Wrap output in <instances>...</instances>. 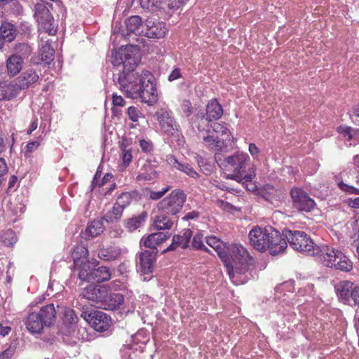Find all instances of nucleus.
I'll return each mask as SVG.
<instances>
[{
  "label": "nucleus",
  "instance_id": "nucleus-43",
  "mask_svg": "<svg viewBox=\"0 0 359 359\" xmlns=\"http://www.w3.org/2000/svg\"><path fill=\"white\" fill-rule=\"evenodd\" d=\"M203 235L201 233L196 234L191 242V247L195 250H201L205 252H208V249L204 245L203 243Z\"/></svg>",
  "mask_w": 359,
  "mask_h": 359
},
{
  "label": "nucleus",
  "instance_id": "nucleus-34",
  "mask_svg": "<svg viewBox=\"0 0 359 359\" xmlns=\"http://www.w3.org/2000/svg\"><path fill=\"white\" fill-rule=\"evenodd\" d=\"M93 272L90 282L102 283L109 280L111 278V273L106 266H100L97 269L95 267Z\"/></svg>",
  "mask_w": 359,
  "mask_h": 359
},
{
  "label": "nucleus",
  "instance_id": "nucleus-41",
  "mask_svg": "<svg viewBox=\"0 0 359 359\" xmlns=\"http://www.w3.org/2000/svg\"><path fill=\"white\" fill-rule=\"evenodd\" d=\"M132 194L129 192L122 193L117 198L115 204L124 210L132 202Z\"/></svg>",
  "mask_w": 359,
  "mask_h": 359
},
{
  "label": "nucleus",
  "instance_id": "nucleus-21",
  "mask_svg": "<svg viewBox=\"0 0 359 359\" xmlns=\"http://www.w3.org/2000/svg\"><path fill=\"white\" fill-rule=\"evenodd\" d=\"M169 236L170 235L168 233L164 232L151 233L145 238H142L140 241V245H144L145 247L151 249V250L156 251V247L166 241Z\"/></svg>",
  "mask_w": 359,
  "mask_h": 359
},
{
  "label": "nucleus",
  "instance_id": "nucleus-7",
  "mask_svg": "<svg viewBox=\"0 0 359 359\" xmlns=\"http://www.w3.org/2000/svg\"><path fill=\"white\" fill-rule=\"evenodd\" d=\"M186 198L184 191L175 189L158 203V208L164 214L175 215L182 209Z\"/></svg>",
  "mask_w": 359,
  "mask_h": 359
},
{
  "label": "nucleus",
  "instance_id": "nucleus-6",
  "mask_svg": "<svg viewBox=\"0 0 359 359\" xmlns=\"http://www.w3.org/2000/svg\"><path fill=\"white\" fill-rule=\"evenodd\" d=\"M319 256L322 263L331 268L348 272L353 269V262L342 252L327 245L320 247Z\"/></svg>",
  "mask_w": 359,
  "mask_h": 359
},
{
  "label": "nucleus",
  "instance_id": "nucleus-14",
  "mask_svg": "<svg viewBox=\"0 0 359 359\" xmlns=\"http://www.w3.org/2000/svg\"><path fill=\"white\" fill-rule=\"evenodd\" d=\"M166 161L172 169L179 170L184 172L187 175L192 178H198V174L192 168L191 165L183 161L177 159L173 155H168L166 157Z\"/></svg>",
  "mask_w": 359,
  "mask_h": 359
},
{
  "label": "nucleus",
  "instance_id": "nucleus-12",
  "mask_svg": "<svg viewBox=\"0 0 359 359\" xmlns=\"http://www.w3.org/2000/svg\"><path fill=\"white\" fill-rule=\"evenodd\" d=\"M206 118H205L204 116L198 117L200 122H201V124L199 123L198 125V129L199 130H203L205 129L202 125H205L206 123H209L212 120H217L222 116L223 109L217 100L213 99L209 101L206 107Z\"/></svg>",
  "mask_w": 359,
  "mask_h": 359
},
{
  "label": "nucleus",
  "instance_id": "nucleus-50",
  "mask_svg": "<svg viewBox=\"0 0 359 359\" xmlns=\"http://www.w3.org/2000/svg\"><path fill=\"white\" fill-rule=\"evenodd\" d=\"M140 147L144 152L149 153L153 149V144L151 141L141 140Z\"/></svg>",
  "mask_w": 359,
  "mask_h": 359
},
{
  "label": "nucleus",
  "instance_id": "nucleus-58",
  "mask_svg": "<svg viewBox=\"0 0 359 359\" xmlns=\"http://www.w3.org/2000/svg\"><path fill=\"white\" fill-rule=\"evenodd\" d=\"M249 152L253 157H257L259 153V149L258 147L253 143L249 144Z\"/></svg>",
  "mask_w": 359,
  "mask_h": 359
},
{
  "label": "nucleus",
  "instance_id": "nucleus-26",
  "mask_svg": "<svg viewBox=\"0 0 359 359\" xmlns=\"http://www.w3.org/2000/svg\"><path fill=\"white\" fill-rule=\"evenodd\" d=\"M6 65L8 74L15 76L22 70L23 59L17 54H13L6 60Z\"/></svg>",
  "mask_w": 359,
  "mask_h": 359
},
{
  "label": "nucleus",
  "instance_id": "nucleus-51",
  "mask_svg": "<svg viewBox=\"0 0 359 359\" xmlns=\"http://www.w3.org/2000/svg\"><path fill=\"white\" fill-rule=\"evenodd\" d=\"M339 187L341 190L346 191L348 193L355 194H359V191L358 189H356L352 186H349V185L344 183L343 182H341L339 183Z\"/></svg>",
  "mask_w": 359,
  "mask_h": 359
},
{
  "label": "nucleus",
  "instance_id": "nucleus-11",
  "mask_svg": "<svg viewBox=\"0 0 359 359\" xmlns=\"http://www.w3.org/2000/svg\"><path fill=\"white\" fill-rule=\"evenodd\" d=\"M290 196L294 207L299 211L311 212L316 206L314 200L300 188H292L290 191Z\"/></svg>",
  "mask_w": 359,
  "mask_h": 359
},
{
  "label": "nucleus",
  "instance_id": "nucleus-10",
  "mask_svg": "<svg viewBox=\"0 0 359 359\" xmlns=\"http://www.w3.org/2000/svg\"><path fill=\"white\" fill-rule=\"evenodd\" d=\"M81 316L99 332L106 331L111 325V318L101 311H83Z\"/></svg>",
  "mask_w": 359,
  "mask_h": 359
},
{
  "label": "nucleus",
  "instance_id": "nucleus-40",
  "mask_svg": "<svg viewBox=\"0 0 359 359\" xmlns=\"http://www.w3.org/2000/svg\"><path fill=\"white\" fill-rule=\"evenodd\" d=\"M78 322V317L74 311L69 308H65L63 311V323L69 327L74 326Z\"/></svg>",
  "mask_w": 359,
  "mask_h": 359
},
{
  "label": "nucleus",
  "instance_id": "nucleus-55",
  "mask_svg": "<svg viewBox=\"0 0 359 359\" xmlns=\"http://www.w3.org/2000/svg\"><path fill=\"white\" fill-rule=\"evenodd\" d=\"M112 103L114 106L123 107L126 104L124 99L121 95L113 94Z\"/></svg>",
  "mask_w": 359,
  "mask_h": 359
},
{
  "label": "nucleus",
  "instance_id": "nucleus-59",
  "mask_svg": "<svg viewBox=\"0 0 359 359\" xmlns=\"http://www.w3.org/2000/svg\"><path fill=\"white\" fill-rule=\"evenodd\" d=\"M180 77V72L179 69H175L171 72V74H170V76L168 77V79H169V81H172L179 79Z\"/></svg>",
  "mask_w": 359,
  "mask_h": 359
},
{
  "label": "nucleus",
  "instance_id": "nucleus-36",
  "mask_svg": "<svg viewBox=\"0 0 359 359\" xmlns=\"http://www.w3.org/2000/svg\"><path fill=\"white\" fill-rule=\"evenodd\" d=\"M123 210L121 208L114 204L112 209L109 210L103 217L102 219L107 223H112L121 219L123 215Z\"/></svg>",
  "mask_w": 359,
  "mask_h": 359
},
{
  "label": "nucleus",
  "instance_id": "nucleus-9",
  "mask_svg": "<svg viewBox=\"0 0 359 359\" xmlns=\"http://www.w3.org/2000/svg\"><path fill=\"white\" fill-rule=\"evenodd\" d=\"M154 117L157 120L161 130L166 135L176 137L180 136L179 126L172 116V112L166 109H158Z\"/></svg>",
  "mask_w": 359,
  "mask_h": 359
},
{
  "label": "nucleus",
  "instance_id": "nucleus-23",
  "mask_svg": "<svg viewBox=\"0 0 359 359\" xmlns=\"http://www.w3.org/2000/svg\"><path fill=\"white\" fill-rule=\"evenodd\" d=\"M17 35L15 27L8 22H2L0 26V49L4 46V41L11 42Z\"/></svg>",
  "mask_w": 359,
  "mask_h": 359
},
{
  "label": "nucleus",
  "instance_id": "nucleus-5",
  "mask_svg": "<svg viewBox=\"0 0 359 359\" xmlns=\"http://www.w3.org/2000/svg\"><path fill=\"white\" fill-rule=\"evenodd\" d=\"M283 236L294 250L309 256L319 254L320 247L304 231L286 230Z\"/></svg>",
  "mask_w": 359,
  "mask_h": 359
},
{
  "label": "nucleus",
  "instance_id": "nucleus-48",
  "mask_svg": "<svg viewBox=\"0 0 359 359\" xmlns=\"http://www.w3.org/2000/svg\"><path fill=\"white\" fill-rule=\"evenodd\" d=\"M189 0H168V7L170 10H177L183 6Z\"/></svg>",
  "mask_w": 359,
  "mask_h": 359
},
{
  "label": "nucleus",
  "instance_id": "nucleus-37",
  "mask_svg": "<svg viewBox=\"0 0 359 359\" xmlns=\"http://www.w3.org/2000/svg\"><path fill=\"white\" fill-rule=\"evenodd\" d=\"M88 255V250L87 248L83 245H77L72 252V257L74 260V264H78V262L83 260H87L86 257Z\"/></svg>",
  "mask_w": 359,
  "mask_h": 359
},
{
  "label": "nucleus",
  "instance_id": "nucleus-44",
  "mask_svg": "<svg viewBox=\"0 0 359 359\" xmlns=\"http://www.w3.org/2000/svg\"><path fill=\"white\" fill-rule=\"evenodd\" d=\"M198 164L201 168V170L206 175H210L214 170V165L208 163L202 157L198 158Z\"/></svg>",
  "mask_w": 359,
  "mask_h": 359
},
{
  "label": "nucleus",
  "instance_id": "nucleus-35",
  "mask_svg": "<svg viewBox=\"0 0 359 359\" xmlns=\"http://www.w3.org/2000/svg\"><path fill=\"white\" fill-rule=\"evenodd\" d=\"M351 287V284L349 282H341L339 285H337L336 290L338 293L339 298L344 301L345 303L350 304L351 299V292L350 288Z\"/></svg>",
  "mask_w": 359,
  "mask_h": 359
},
{
  "label": "nucleus",
  "instance_id": "nucleus-2",
  "mask_svg": "<svg viewBox=\"0 0 359 359\" xmlns=\"http://www.w3.org/2000/svg\"><path fill=\"white\" fill-rule=\"evenodd\" d=\"M206 243L217 252L233 283L242 285L248 282V273L253 259L245 248L238 243L227 245L216 236L207 237Z\"/></svg>",
  "mask_w": 359,
  "mask_h": 359
},
{
  "label": "nucleus",
  "instance_id": "nucleus-60",
  "mask_svg": "<svg viewBox=\"0 0 359 359\" xmlns=\"http://www.w3.org/2000/svg\"><path fill=\"white\" fill-rule=\"evenodd\" d=\"M142 7H149V6H154L156 0H139Z\"/></svg>",
  "mask_w": 359,
  "mask_h": 359
},
{
  "label": "nucleus",
  "instance_id": "nucleus-3",
  "mask_svg": "<svg viewBox=\"0 0 359 359\" xmlns=\"http://www.w3.org/2000/svg\"><path fill=\"white\" fill-rule=\"evenodd\" d=\"M215 159L220 167L231 172L226 175L227 179L242 182L246 189L250 191L257 189V186L252 182L256 176L255 169L253 167L248 168L250 158L247 154L237 151L223 158L219 155L215 156Z\"/></svg>",
  "mask_w": 359,
  "mask_h": 359
},
{
  "label": "nucleus",
  "instance_id": "nucleus-64",
  "mask_svg": "<svg viewBox=\"0 0 359 359\" xmlns=\"http://www.w3.org/2000/svg\"><path fill=\"white\" fill-rule=\"evenodd\" d=\"M36 128H37V122L36 121H32L29 126V128L27 130V133L30 134L32 131L36 130Z\"/></svg>",
  "mask_w": 359,
  "mask_h": 359
},
{
  "label": "nucleus",
  "instance_id": "nucleus-18",
  "mask_svg": "<svg viewBox=\"0 0 359 359\" xmlns=\"http://www.w3.org/2000/svg\"><path fill=\"white\" fill-rule=\"evenodd\" d=\"M104 299L101 301L98 306L105 310H115L118 309L124 301L123 296L119 293H109L106 288Z\"/></svg>",
  "mask_w": 359,
  "mask_h": 359
},
{
  "label": "nucleus",
  "instance_id": "nucleus-63",
  "mask_svg": "<svg viewBox=\"0 0 359 359\" xmlns=\"http://www.w3.org/2000/svg\"><path fill=\"white\" fill-rule=\"evenodd\" d=\"M6 149V144L2 134H0V154Z\"/></svg>",
  "mask_w": 359,
  "mask_h": 359
},
{
  "label": "nucleus",
  "instance_id": "nucleus-28",
  "mask_svg": "<svg viewBox=\"0 0 359 359\" xmlns=\"http://www.w3.org/2000/svg\"><path fill=\"white\" fill-rule=\"evenodd\" d=\"M27 329L31 333H40L44 327L40 317L36 313H31L25 321Z\"/></svg>",
  "mask_w": 359,
  "mask_h": 359
},
{
  "label": "nucleus",
  "instance_id": "nucleus-4",
  "mask_svg": "<svg viewBox=\"0 0 359 359\" xmlns=\"http://www.w3.org/2000/svg\"><path fill=\"white\" fill-rule=\"evenodd\" d=\"M250 245L259 252L269 250L271 255L283 252L287 247L285 238L272 227H254L249 233Z\"/></svg>",
  "mask_w": 359,
  "mask_h": 359
},
{
  "label": "nucleus",
  "instance_id": "nucleus-53",
  "mask_svg": "<svg viewBox=\"0 0 359 359\" xmlns=\"http://www.w3.org/2000/svg\"><path fill=\"white\" fill-rule=\"evenodd\" d=\"M351 299L355 305L359 306V285L354 287L351 290Z\"/></svg>",
  "mask_w": 359,
  "mask_h": 359
},
{
  "label": "nucleus",
  "instance_id": "nucleus-15",
  "mask_svg": "<svg viewBox=\"0 0 359 359\" xmlns=\"http://www.w3.org/2000/svg\"><path fill=\"white\" fill-rule=\"evenodd\" d=\"M167 31L164 22L148 19L146 22V29L144 35L148 38L160 39L165 35Z\"/></svg>",
  "mask_w": 359,
  "mask_h": 359
},
{
  "label": "nucleus",
  "instance_id": "nucleus-45",
  "mask_svg": "<svg viewBox=\"0 0 359 359\" xmlns=\"http://www.w3.org/2000/svg\"><path fill=\"white\" fill-rule=\"evenodd\" d=\"M127 114L129 118L133 122H137L140 118L144 117L142 113L138 108L134 106L128 108Z\"/></svg>",
  "mask_w": 359,
  "mask_h": 359
},
{
  "label": "nucleus",
  "instance_id": "nucleus-32",
  "mask_svg": "<svg viewBox=\"0 0 359 359\" xmlns=\"http://www.w3.org/2000/svg\"><path fill=\"white\" fill-rule=\"evenodd\" d=\"M147 217V213L142 212L138 215L133 216V217L125 221V226L130 231H133L140 228L145 222Z\"/></svg>",
  "mask_w": 359,
  "mask_h": 359
},
{
  "label": "nucleus",
  "instance_id": "nucleus-27",
  "mask_svg": "<svg viewBox=\"0 0 359 359\" xmlns=\"http://www.w3.org/2000/svg\"><path fill=\"white\" fill-rule=\"evenodd\" d=\"M121 254V249L115 245L102 247L99 249L97 255L104 261H112L118 259Z\"/></svg>",
  "mask_w": 359,
  "mask_h": 359
},
{
  "label": "nucleus",
  "instance_id": "nucleus-1",
  "mask_svg": "<svg viewBox=\"0 0 359 359\" xmlns=\"http://www.w3.org/2000/svg\"><path fill=\"white\" fill-rule=\"evenodd\" d=\"M139 62L138 51L131 46L121 48L111 55L112 64L123 67L117 79L120 90L128 97L140 98L142 102L151 105L158 100L154 77L149 71H143L141 74L136 72Z\"/></svg>",
  "mask_w": 359,
  "mask_h": 359
},
{
  "label": "nucleus",
  "instance_id": "nucleus-25",
  "mask_svg": "<svg viewBox=\"0 0 359 359\" xmlns=\"http://www.w3.org/2000/svg\"><path fill=\"white\" fill-rule=\"evenodd\" d=\"M215 136H219V139L226 143V146H233V136L229 130L224 125L219 123H215L212 125V130L210 132Z\"/></svg>",
  "mask_w": 359,
  "mask_h": 359
},
{
  "label": "nucleus",
  "instance_id": "nucleus-38",
  "mask_svg": "<svg viewBox=\"0 0 359 359\" xmlns=\"http://www.w3.org/2000/svg\"><path fill=\"white\" fill-rule=\"evenodd\" d=\"M173 222L166 215H158L154 219V226L157 229H170Z\"/></svg>",
  "mask_w": 359,
  "mask_h": 359
},
{
  "label": "nucleus",
  "instance_id": "nucleus-24",
  "mask_svg": "<svg viewBox=\"0 0 359 359\" xmlns=\"http://www.w3.org/2000/svg\"><path fill=\"white\" fill-rule=\"evenodd\" d=\"M36 313L40 317L44 326H50L55 321L56 311L54 305L52 304L42 307Z\"/></svg>",
  "mask_w": 359,
  "mask_h": 359
},
{
  "label": "nucleus",
  "instance_id": "nucleus-33",
  "mask_svg": "<svg viewBox=\"0 0 359 359\" xmlns=\"http://www.w3.org/2000/svg\"><path fill=\"white\" fill-rule=\"evenodd\" d=\"M102 220L103 219H95L88 225L84 232L86 238L97 236L103 232L104 226Z\"/></svg>",
  "mask_w": 359,
  "mask_h": 359
},
{
  "label": "nucleus",
  "instance_id": "nucleus-16",
  "mask_svg": "<svg viewBox=\"0 0 359 359\" xmlns=\"http://www.w3.org/2000/svg\"><path fill=\"white\" fill-rule=\"evenodd\" d=\"M157 251L144 250L139 255V270L144 274L152 272Z\"/></svg>",
  "mask_w": 359,
  "mask_h": 359
},
{
  "label": "nucleus",
  "instance_id": "nucleus-29",
  "mask_svg": "<svg viewBox=\"0 0 359 359\" xmlns=\"http://www.w3.org/2000/svg\"><path fill=\"white\" fill-rule=\"evenodd\" d=\"M263 198L274 205H278V203L283 198V193L281 191L276 189L273 187L266 185L262 191Z\"/></svg>",
  "mask_w": 359,
  "mask_h": 359
},
{
  "label": "nucleus",
  "instance_id": "nucleus-46",
  "mask_svg": "<svg viewBox=\"0 0 359 359\" xmlns=\"http://www.w3.org/2000/svg\"><path fill=\"white\" fill-rule=\"evenodd\" d=\"M170 189V187L167 186L166 187L162 189V190L158 191L149 190L148 191L149 197L152 200H158L163 197Z\"/></svg>",
  "mask_w": 359,
  "mask_h": 359
},
{
  "label": "nucleus",
  "instance_id": "nucleus-20",
  "mask_svg": "<svg viewBox=\"0 0 359 359\" xmlns=\"http://www.w3.org/2000/svg\"><path fill=\"white\" fill-rule=\"evenodd\" d=\"M95 266L94 263L88 260H83L78 262V264H74V271L78 272L79 278L87 282H90Z\"/></svg>",
  "mask_w": 359,
  "mask_h": 359
},
{
  "label": "nucleus",
  "instance_id": "nucleus-8",
  "mask_svg": "<svg viewBox=\"0 0 359 359\" xmlns=\"http://www.w3.org/2000/svg\"><path fill=\"white\" fill-rule=\"evenodd\" d=\"M34 17L39 23V30L53 36L57 33V25L46 5L37 3L34 7Z\"/></svg>",
  "mask_w": 359,
  "mask_h": 359
},
{
  "label": "nucleus",
  "instance_id": "nucleus-17",
  "mask_svg": "<svg viewBox=\"0 0 359 359\" xmlns=\"http://www.w3.org/2000/svg\"><path fill=\"white\" fill-rule=\"evenodd\" d=\"M39 79V74L33 69H27L23 72L15 81L18 90L28 88L31 85L36 83Z\"/></svg>",
  "mask_w": 359,
  "mask_h": 359
},
{
  "label": "nucleus",
  "instance_id": "nucleus-47",
  "mask_svg": "<svg viewBox=\"0 0 359 359\" xmlns=\"http://www.w3.org/2000/svg\"><path fill=\"white\" fill-rule=\"evenodd\" d=\"M338 132L343 135L346 140H350L353 137V130L348 126H339Z\"/></svg>",
  "mask_w": 359,
  "mask_h": 359
},
{
  "label": "nucleus",
  "instance_id": "nucleus-57",
  "mask_svg": "<svg viewBox=\"0 0 359 359\" xmlns=\"http://www.w3.org/2000/svg\"><path fill=\"white\" fill-rule=\"evenodd\" d=\"M199 217V212L197 211H191L187 213L183 217L184 220L196 219Z\"/></svg>",
  "mask_w": 359,
  "mask_h": 359
},
{
  "label": "nucleus",
  "instance_id": "nucleus-30",
  "mask_svg": "<svg viewBox=\"0 0 359 359\" xmlns=\"http://www.w3.org/2000/svg\"><path fill=\"white\" fill-rule=\"evenodd\" d=\"M210 134L203 137V142L205 145L210 150L220 151L224 147H228L226 143L219 139V136H215L214 134Z\"/></svg>",
  "mask_w": 359,
  "mask_h": 359
},
{
  "label": "nucleus",
  "instance_id": "nucleus-22",
  "mask_svg": "<svg viewBox=\"0 0 359 359\" xmlns=\"http://www.w3.org/2000/svg\"><path fill=\"white\" fill-rule=\"evenodd\" d=\"M18 86L14 82H0V100H11L19 93Z\"/></svg>",
  "mask_w": 359,
  "mask_h": 359
},
{
  "label": "nucleus",
  "instance_id": "nucleus-52",
  "mask_svg": "<svg viewBox=\"0 0 359 359\" xmlns=\"http://www.w3.org/2000/svg\"><path fill=\"white\" fill-rule=\"evenodd\" d=\"M181 107L186 116H189L192 114L191 104L189 100H184L182 102Z\"/></svg>",
  "mask_w": 359,
  "mask_h": 359
},
{
  "label": "nucleus",
  "instance_id": "nucleus-61",
  "mask_svg": "<svg viewBox=\"0 0 359 359\" xmlns=\"http://www.w3.org/2000/svg\"><path fill=\"white\" fill-rule=\"evenodd\" d=\"M97 174L95 175L94 179H93V184H98V186H102L109 178L111 177V175H109V174H107L102 179V183H98L97 182Z\"/></svg>",
  "mask_w": 359,
  "mask_h": 359
},
{
  "label": "nucleus",
  "instance_id": "nucleus-31",
  "mask_svg": "<svg viewBox=\"0 0 359 359\" xmlns=\"http://www.w3.org/2000/svg\"><path fill=\"white\" fill-rule=\"evenodd\" d=\"M126 26L128 32L130 33H133L136 35H142L144 33L142 20L139 16L134 15L129 18L126 21Z\"/></svg>",
  "mask_w": 359,
  "mask_h": 359
},
{
  "label": "nucleus",
  "instance_id": "nucleus-56",
  "mask_svg": "<svg viewBox=\"0 0 359 359\" xmlns=\"http://www.w3.org/2000/svg\"><path fill=\"white\" fill-rule=\"evenodd\" d=\"M122 160L125 165H128L132 160V154L130 151L124 149L122 152Z\"/></svg>",
  "mask_w": 359,
  "mask_h": 359
},
{
  "label": "nucleus",
  "instance_id": "nucleus-42",
  "mask_svg": "<svg viewBox=\"0 0 359 359\" xmlns=\"http://www.w3.org/2000/svg\"><path fill=\"white\" fill-rule=\"evenodd\" d=\"M15 51L20 54L23 57H27L32 52V47L26 43H20L15 45Z\"/></svg>",
  "mask_w": 359,
  "mask_h": 359
},
{
  "label": "nucleus",
  "instance_id": "nucleus-19",
  "mask_svg": "<svg viewBox=\"0 0 359 359\" xmlns=\"http://www.w3.org/2000/svg\"><path fill=\"white\" fill-rule=\"evenodd\" d=\"M193 235L191 229H184L182 235H175L172 237V243L163 251V253L168 251H172L175 250L177 247L182 248H188L190 238Z\"/></svg>",
  "mask_w": 359,
  "mask_h": 359
},
{
  "label": "nucleus",
  "instance_id": "nucleus-62",
  "mask_svg": "<svg viewBox=\"0 0 359 359\" xmlns=\"http://www.w3.org/2000/svg\"><path fill=\"white\" fill-rule=\"evenodd\" d=\"M11 327L9 326H4L2 324H0V334L1 336L7 335L11 331Z\"/></svg>",
  "mask_w": 359,
  "mask_h": 359
},
{
  "label": "nucleus",
  "instance_id": "nucleus-13",
  "mask_svg": "<svg viewBox=\"0 0 359 359\" xmlns=\"http://www.w3.org/2000/svg\"><path fill=\"white\" fill-rule=\"evenodd\" d=\"M106 295V287L101 285H88L81 292V296L96 304H100Z\"/></svg>",
  "mask_w": 359,
  "mask_h": 359
},
{
  "label": "nucleus",
  "instance_id": "nucleus-39",
  "mask_svg": "<svg viewBox=\"0 0 359 359\" xmlns=\"http://www.w3.org/2000/svg\"><path fill=\"white\" fill-rule=\"evenodd\" d=\"M53 54L54 49L51 47L50 43L46 42L40 49L39 55L41 61H43L47 64L50 63V62L53 60Z\"/></svg>",
  "mask_w": 359,
  "mask_h": 359
},
{
  "label": "nucleus",
  "instance_id": "nucleus-54",
  "mask_svg": "<svg viewBox=\"0 0 359 359\" xmlns=\"http://www.w3.org/2000/svg\"><path fill=\"white\" fill-rule=\"evenodd\" d=\"M15 349L9 347L0 353V359H11L14 354Z\"/></svg>",
  "mask_w": 359,
  "mask_h": 359
},
{
  "label": "nucleus",
  "instance_id": "nucleus-49",
  "mask_svg": "<svg viewBox=\"0 0 359 359\" xmlns=\"http://www.w3.org/2000/svg\"><path fill=\"white\" fill-rule=\"evenodd\" d=\"M39 145L40 142L38 140L28 142L25 147V155L27 156L28 154H31L32 151L37 149Z\"/></svg>",
  "mask_w": 359,
  "mask_h": 359
}]
</instances>
